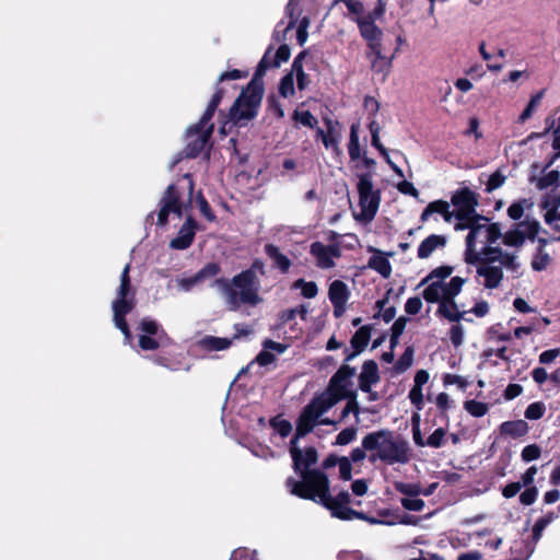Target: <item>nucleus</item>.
<instances>
[{
	"mask_svg": "<svg viewBox=\"0 0 560 560\" xmlns=\"http://www.w3.org/2000/svg\"><path fill=\"white\" fill-rule=\"evenodd\" d=\"M502 248L500 246H493V244H487L480 250H477L478 260L475 265L477 266H490L499 261L502 255Z\"/></svg>",
	"mask_w": 560,
	"mask_h": 560,
	"instance_id": "obj_27",
	"label": "nucleus"
},
{
	"mask_svg": "<svg viewBox=\"0 0 560 560\" xmlns=\"http://www.w3.org/2000/svg\"><path fill=\"white\" fill-rule=\"evenodd\" d=\"M140 329L143 332V335L155 336L159 335L160 327L155 320L143 318L140 322Z\"/></svg>",
	"mask_w": 560,
	"mask_h": 560,
	"instance_id": "obj_61",
	"label": "nucleus"
},
{
	"mask_svg": "<svg viewBox=\"0 0 560 560\" xmlns=\"http://www.w3.org/2000/svg\"><path fill=\"white\" fill-rule=\"evenodd\" d=\"M291 55L290 48L288 45H281L276 52L275 59L272 60L273 68H278L282 62L289 60Z\"/></svg>",
	"mask_w": 560,
	"mask_h": 560,
	"instance_id": "obj_63",
	"label": "nucleus"
},
{
	"mask_svg": "<svg viewBox=\"0 0 560 560\" xmlns=\"http://www.w3.org/2000/svg\"><path fill=\"white\" fill-rule=\"evenodd\" d=\"M287 486L292 494L324 505L334 517L364 518L362 513L351 509V505H360L361 502L352 500L349 492L340 491L335 497L330 494L328 477L320 470L304 474L303 481L289 478Z\"/></svg>",
	"mask_w": 560,
	"mask_h": 560,
	"instance_id": "obj_1",
	"label": "nucleus"
},
{
	"mask_svg": "<svg viewBox=\"0 0 560 560\" xmlns=\"http://www.w3.org/2000/svg\"><path fill=\"white\" fill-rule=\"evenodd\" d=\"M560 173L557 170L548 172L546 175L536 179V188L539 190L547 189L550 186H558Z\"/></svg>",
	"mask_w": 560,
	"mask_h": 560,
	"instance_id": "obj_40",
	"label": "nucleus"
},
{
	"mask_svg": "<svg viewBox=\"0 0 560 560\" xmlns=\"http://www.w3.org/2000/svg\"><path fill=\"white\" fill-rule=\"evenodd\" d=\"M230 560H257L255 551H249L245 548H240L233 551Z\"/></svg>",
	"mask_w": 560,
	"mask_h": 560,
	"instance_id": "obj_64",
	"label": "nucleus"
},
{
	"mask_svg": "<svg viewBox=\"0 0 560 560\" xmlns=\"http://www.w3.org/2000/svg\"><path fill=\"white\" fill-rule=\"evenodd\" d=\"M161 208L158 214V223L165 225L170 213L176 214L178 218L183 215L184 203L180 201L177 189L174 185H170L161 199Z\"/></svg>",
	"mask_w": 560,
	"mask_h": 560,
	"instance_id": "obj_14",
	"label": "nucleus"
},
{
	"mask_svg": "<svg viewBox=\"0 0 560 560\" xmlns=\"http://www.w3.org/2000/svg\"><path fill=\"white\" fill-rule=\"evenodd\" d=\"M370 328L368 326H363L357 330L351 339V345L355 349V352L349 354L347 360H351L355 357L357 353L361 352L370 341Z\"/></svg>",
	"mask_w": 560,
	"mask_h": 560,
	"instance_id": "obj_29",
	"label": "nucleus"
},
{
	"mask_svg": "<svg viewBox=\"0 0 560 560\" xmlns=\"http://www.w3.org/2000/svg\"><path fill=\"white\" fill-rule=\"evenodd\" d=\"M454 206L453 215L456 220H465L468 215L475 213L479 203V195L468 187L455 190L451 197Z\"/></svg>",
	"mask_w": 560,
	"mask_h": 560,
	"instance_id": "obj_10",
	"label": "nucleus"
},
{
	"mask_svg": "<svg viewBox=\"0 0 560 560\" xmlns=\"http://www.w3.org/2000/svg\"><path fill=\"white\" fill-rule=\"evenodd\" d=\"M129 271L130 264H127L120 275V284L116 291V298L112 303L115 326L125 335L127 342L130 341L131 334L125 320V316L130 313L136 305V292L131 287Z\"/></svg>",
	"mask_w": 560,
	"mask_h": 560,
	"instance_id": "obj_5",
	"label": "nucleus"
},
{
	"mask_svg": "<svg viewBox=\"0 0 560 560\" xmlns=\"http://www.w3.org/2000/svg\"><path fill=\"white\" fill-rule=\"evenodd\" d=\"M527 202L526 199H521L518 201L513 202L508 208V215L512 220H520L524 214V205Z\"/></svg>",
	"mask_w": 560,
	"mask_h": 560,
	"instance_id": "obj_57",
	"label": "nucleus"
},
{
	"mask_svg": "<svg viewBox=\"0 0 560 560\" xmlns=\"http://www.w3.org/2000/svg\"><path fill=\"white\" fill-rule=\"evenodd\" d=\"M433 213L441 214L444 221L448 223L454 218L453 212L450 210V203L445 200H435L430 202L422 211V222L428 220Z\"/></svg>",
	"mask_w": 560,
	"mask_h": 560,
	"instance_id": "obj_25",
	"label": "nucleus"
},
{
	"mask_svg": "<svg viewBox=\"0 0 560 560\" xmlns=\"http://www.w3.org/2000/svg\"><path fill=\"white\" fill-rule=\"evenodd\" d=\"M369 252L372 253V256L369 259L368 266L369 268L375 270L384 278H388L392 273V266L388 260V256L373 247L369 248Z\"/></svg>",
	"mask_w": 560,
	"mask_h": 560,
	"instance_id": "obj_20",
	"label": "nucleus"
},
{
	"mask_svg": "<svg viewBox=\"0 0 560 560\" xmlns=\"http://www.w3.org/2000/svg\"><path fill=\"white\" fill-rule=\"evenodd\" d=\"M266 254L273 260L275 265L283 272L288 271L290 268V260L287 256L280 253L278 247L273 245H266L265 247Z\"/></svg>",
	"mask_w": 560,
	"mask_h": 560,
	"instance_id": "obj_34",
	"label": "nucleus"
},
{
	"mask_svg": "<svg viewBox=\"0 0 560 560\" xmlns=\"http://www.w3.org/2000/svg\"><path fill=\"white\" fill-rule=\"evenodd\" d=\"M328 296L334 305V315L339 317L345 312L346 303L349 300L350 291L348 285L341 280H335L328 289Z\"/></svg>",
	"mask_w": 560,
	"mask_h": 560,
	"instance_id": "obj_17",
	"label": "nucleus"
},
{
	"mask_svg": "<svg viewBox=\"0 0 560 560\" xmlns=\"http://www.w3.org/2000/svg\"><path fill=\"white\" fill-rule=\"evenodd\" d=\"M465 279L460 277H453L448 283L442 281H433L423 291L422 298L429 302L434 303L441 300V312H446V305L455 306V296L459 294Z\"/></svg>",
	"mask_w": 560,
	"mask_h": 560,
	"instance_id": "obj_7",
	"label": "nucleus"
},
{
	"mask_svg": "<svg viewBox=\"0 0 560 560\" xmlns=\"http://www.w3.org/2000/svg\"><path fill=\"white\" fill-rule=\"evenodd\" d=\"M326 125H327V135H326L325 139L323 140V143L326 149H331L334 152L339 154L340 153L339 141L341 138L340 131H339L337 125L330 120L327 121Z\"/></svg>",
	"mask_w": 560,
	"mask_h": 560,
	"instance_id": "obj_31",
	"label": "nucleus"
},
{
	"mask_svg": "<svg viewBox=\"0 0 560 560\" xmlns=\"http://www.w3.org/2000/svg\"><path fill=\"white\" fill-rule=\"evenodd\" d=\"M380 381L377 364L374 361H366L359 375V387L365 393H371V387Z\"/></svg>",
	"mask_w": 560,
	"mask_h": 560,
	"instance_id": "obj_19",
	"label": "nucleus"
},
{
	"mask_svg": "<svg viewBox=\"0 0 560 560\" xmlns=\"http://www.w3.org/2000/svg\"><path fill=\"white\" fill-rule=\"evenodd\" d=\"M220 272V267L215 262H209L196 275L176 279L177 287L183 291H190L192 288L203 283L208 279H213Z\"/></svg>",
	"mask_w": 560,
	"mask_h": 560,
	"instance_id": "obj_15",
	"label": "nucleus"
},
{
	"mask_svg": "<svg viewBox=\"0 0 560 560\" xmlns=\"http://www.w3.org/2000/svg\"><path fill=\"white\" fill-rule=\"evenodd\" d=\"M483 228H475L469 230L465 244V253H464V260L467 265H475L476 261L479 259L477 256V249H476V243L477 237L482 233Z\"/></svg>",
	"mask_w": 560,
	"mask_h": 560,
	"instance_id": "obj_24",
	"label": "nucleus"
},
{
	"mask_svg": "<svg viewBox=\"0 0 560 560\" xmlns=\"http://www.w3.org/2000/svg\"><path fill=\"white\" fill-rule=\"evenodd\" d=\"M482 232H485L486 244H495L500 238L503 240L504 234H502L501 224L498 222L485 224Z\"/></svg>",
	"mask_w": 560,
	"mask_h": 560,
	"instance_id": "obj_38",
	"label": "nucleus"
},
{
	"mask_svg": "<svg viewBox=\"0 0 560 560\" xmlns=\"http://www.w3.org/2000/svg\"><path fill=\"white\" fill-rule=\"evenodd\" d=\"M446 431L443 428H438L431 433L427 441H422V447L424 445L431 446V447H441L444 444Z\"/></svg>",
	"mask_w": 560,
	"mask_h": 560,
	"instance_id": "obj_50",
	"label": "nucleus"
},
{
	"mask_svg": "<svg viewBox=\"0 0 560 560\" xmlns=\"http://www.w3.org/2000/svg\"><path fill=\"white\" fill-rule=\"evenodd\" d=\"M221 100H222V91L219 90L213 94L205 114L201 117V126H206V124H208V122L210 124V120L213 117L214 112H215L218 105L220 104Z\"/></svg>",
	"mask_w": 560,
	"mask_h": 560,
	"instance_id": "obj_42",
	"label": "nucleus"
},
{
	"mask_svg": "<svg viewBox=\"0 0 560 560\" xmlns=\"http://www.w3.org/2000/svg\"><path fill=\"white\" fill-rule=\"evenodd\" d=\"M546 412V406L542 401H535L527 406L524 416L528 420H539Z\"/></svg>",
	"mask_w": 560,
	"mask_h": 560,
	"instance_id": "obj_43",
	"label": "nucleus"
},
{
	"mask_svg": "<svg viewBox=\"0 0 560 560\" xmlns=\"http://www.w3.org/2000/svg\"><path fill=\"white\" fill-rule=\"evenodd\" d=\"M357 21L360 27L361 35L369 42L371 49L380 48L378 37L381 32L373 23L372 18H359Z\"/></svg>",
	"mask_w": 560,
	"mask_h": 560,
	"instance_id": "obj_21",
	"label": "nucleus"
},
{
	"mask_svg": "<svg viewBox=\"0 0 560 560\" xmlns=\"http://www.w3.org/2000/svg\"><path fill=\"white\" fill-rule=\"evenodd\" d=\"M351 168L358 178V182H361V178H366L368 182H372L374 175V166L375 161L373 159L368 158L366 155L358 158V160L351 161Z\"/></svg>",
	"mask_w": 560,
	"mask_h": 560,
	"instance_id": "obj_22",
	"label": "nucleus"
},
{
	"mask_svg": "<svg viewBox=\"0 0 560 560\" xmlns=\"http://www.w3.org/2000/svg\"><path fill=\"white\" fill-rule=\"evenodd\" d=\"M464 409L472 417L481 418L489 411V405L475 399L466 400Z\"/></svg>",
	"mask_w": 560,
	"mask_h": 560,
	"instance_id": "obj_37",
	"label": "nucleus"
},
{
	"mask_svg": "<svg viewBox=\"0 0 560 560\" xmlns=\"http://www.w3.org/2000/svg\"><path fill=\"white\" fill-rule=\"evenodd\" d=\"M211 285L221 293L230 311H237L242 305L255 307L262 302L260 281L253 269L242 271L232 279H215Z\"/></svg>",
	"mask_w": 560,
	"mask_h": 560,
	"instance_id": "obj_3",
	"label": "nucleus"
},
{
	"mask_svg": "<svg viewBox=\"0 0 560 560\" xmlns=\"http://www.w3.org/2000/svg\"><path fill=\"white\" fill-rule=\"evenodd\" d=\"M269 52H270V49H268L266 51V54L264 55V57L261 58V60L259 61L258 63V67H257V70L255 72V75H254V79L253 80H256L257 82H261V78L265 75L266 71L273 67L272 66V61L269 60Z\"/></svg>",
	"mask_w": 560,
	"mask_h": 560,
	"instance_id": "obj_55",
	"label": "nucleus"
},
{
	"mask_svg": "<svg viewBox=\"0 0 560 560\" xmlns=\"http://www.w3.org/2000/svg\"><path fill=\"white\" fill-rule=\"evenodd\" d=\"M306 314H307L306 308L304 306H300V307H295V308H291V310H287V311L282 312V314L280 315V320H281V324H283V325L291 324L294 322L296 316H300L302 319H305Z\"/></svg>",
	"mask_w": 560,
	"mask_h": 560,
	"instance_id": "obj_47",
	"label": "nucleus"
},
{
	"mask_svg": "<svg viewBox=\"0 0 560 560\" xmlns=\"http://www.w3.org/2000/svg\"><path fill=\"white\" fill-rule=\"evenodd\" d=\"M294 289H300L301 294L306 299H313L317 295L318 288L314 281L299 279L293 283Z\"/></svg>",
	"mask_w": 560,
	"mask_h": 560,
	"instance_id": "obj_41",
	"label": "nucleus"
},
{
	"mask_svg": "<svg viewBox=\"0 0 560 560\" xmlns=\"http://www.w3.org/2000/svg\"><path fill=\"white\" fill-rule=\"evenodd\" d=\"M540 231L537 220H524L515 223L512 229L503 235V244L510 247L521 248L526 240L534 242Z\"/></svg>",
	"mask_w": 560,
	"mask_h": 560,
	"instance_id": "obj_9",
	"label": "nucleus"
},
{
	"mask_svg": "<svg viewBox=\"0 0 560 560\" xmlns=\"http://www.w3.org/2000/svg\"><path fill=\"white\" fill-rule=\"evenodd\" d=\"M294 120L302 124L303 126L314 128L317 125V119L308 110L299 112L295 110L293 115Z\"/></svg>",
	"mask_w": 560,
	"mask_h": 560,
	"instance_id": "obj_52",
	"label": "nucleus"
},
{
	"mask_svg": "<svg viewBox=\"0 0 560 560\" xmlns=\"http://www.w3.org/2000/svg\"><path fill=\"white\" fill-rule=\"evenodd\" d=\"M545 95V89L540 90L536 94L532 95L527 106L524 108L522 114L518 116L517 121L520 124H524L527 119H529L536 107L540 105V102Z\"/></svg>",
	"mask_w": 560,
	"mask_h": 560,
	"instance_id": "obj_35",
	"label": "nucleus"
},
{
	"mask_svg": "<svg viewBox=\"0 0 560 560\" xmlns=\"http://www.w3.org/2000/svg\"><path fill=\"white\" fill-rule=\"evenodd\" d=\"M354 375V368L346 364L339 368L331 377L328 389L304 407L298 419V435H306L317 424L334 423V421L322 417L338 401L352 395L351 387Z\"/></svg>",
	"mask_w": 560,
	"mask_h": 560,
	"instance_id": "obj_2",
	"label": "nucleus"
},
{
	"mask_svg": "<svg viewBox=\"0 0 560 560\" xmlns=\"http://www.w3.org/2000/svg\"><path fill=\"white\" fill-rule=\"evenodd\" d=\"M294 78L293 73H288L284 75L279 84V93L283 97H290L294 95Z\"/></svg>",
	"mask_w": 560,
	"mask_h": 560,
	"instance_id": "obj_48",
	"label": "nucleus"
},
{
	"mask_svg": "<svg viewBox=\"0 0 560 560\" xmlns=\"http://www.w3.org/2000/svg\"><path fill=\"white\" fill-rule=\"evenodd\" d=\"M446 242V236L439 234H431L422 240V258L429 257L436 248H443Z\"/></svg>",
	"mask_w": 560,
	"mask_h": 560,
	"instance_id": "obj_30",
	"label": "nucleus"
},
{
	"mask_svg": "<svg viewBox=\"0 0 560 560\" xmlns=\"http://www.w3.org/2000/svg\"><path fill=\"white\" fill-rule=\"evenodd\" d=\"M538 497V489L536 486L526 487V489L520 495V502L523 505H532Z\"/></svg>",
	"mask_w": 560,
	"mask_h": 560,
	"instance_id": "obj_56",
	"label": "nucleus"
},
{
	"mask_svg": "<svg viewBox=\"0 0 560 560\" xmlns=\"http://www.w3.org/2000/svg\"><path fill=\"white\" fill-rule=\"evenodd\" d=\"M350 162L353 160H358L361 156L360 143H359V133L358 126L352 125L350 130V141L348 145Z\"/></svg>",
	"mask_w": 560,
	"mask_h": 560,
	"instance_id": "obj_39",
	"label": "nucleus"
},
{
	"mask_svg": "<svg viewBox=\"0 0 560 560\" xmlns=\"http://www.w3.org/2000/svg\"><path fill=\"white\" fill-rule=\"evenodd\" d=\"M448 337L454 347H459L464 341V329L457 323L450 328Z\"/></svg>",
	"mask_w": 560,
	"mask_h": 560,
	"instance_id": "obj_59",
	"label": "nucleus"
},
{
	"mask_svg": "<svg viewBox=\"0 0 560 560\" xmlns=\"http://www.w3.org/2000/svg\"><path fill=\"white\" fill-rule=\"evenodd\" d=\"M477 273L485 278L483 285L487 289H495L503 280V271L497 266H477Z\"/></svg>",
	"mask_w": 560,
	"mask_h": 560,
	"instance_id": "obj_23",
	"label": "nucleus"
},
{
	"mask_svg": "<svg viewBox=\"0 0 560 560\" xmlns=\"http://www.w3.org/2000/svg\"><path fill=\"white\" fill-rule=\"evenodd\" d=\"M436 303H439V306H438V310H436V315L438 316L446 318L447 320L455 322V323H458L460 319H465L467 322H471L470 318H465L464 317L466 312L465 311L460 312L458 310V306H457L456 303H455V306L446 305V312L447 313L441 312V300L438 301Z\"/></svg>",
	"mask_w": 560,
	"mask_h": 560,
	"instance_id": "obj_36",
	"label": "nucleus"
},
{
	"mask_svg": "<svg viewBox=\"0 0 560 560\" xmlns=\"http://www.w3.org/2000/svg\"><path fill=\"white\" fill-rule=\"evenodd\" d=\"M212 130L213 125L208 122L206 126H201V119L195 127L188 130L187 147L185 150L188 158L197 156L205 149Z\"/></svg>",
	"mask_w": 560,
	"mask_h": 560,
	"instance_id": "obj_11",
	"label": "nucleus"
},
{
	"mask_svg": "<svg viewBox=\"0 0 560 560\" xmlns=\"http://www.w3.org/2000/svg\"><path fill=\"white\" fill-rule=\"evenodd\" d=\"M370 131L372 135V145L375 147L380 151V153L385 158L386 162L392 166V168L396 173H398L399 175H402L400 168L395 163L392 162V160L388 156L387 150L384 148V145L380 141V136H378L380 127L377 126L376 122H371Z\"/></svg>",
	"mask_w": 560,
	"mask_h": 560,
	"instance_id": "obj_32",
	"label": "nucleus"
},
{
	"mask_svg": "<svg viewBox=\"0 0 560 560\" xmlns=\"http://www.w3.org/2000/svg\"><path fill=\"white\" fill-rule=\"evenodd\" d=\"M310 254L315 265L320 269H330L335 267V259L341 256L340 246L338 244H324L314 242L310 246Z\"/></svg>",
	"mask_w": 560,
	"mask_h": 560,
	"instance_id": "obj_12",
	"label": "nucleus"
},
{
	"mask_svg": "<svg viewBox=\"0 0 560 560\" xmlns=\"http://www.w3.org/2000/svg\"><path fill=\"white\" fill-rule=\"evenodd\" d=\"M396 491L401 495L400 503L407 511L420 510V486L409 482H396Z\"/></svg>",
	"mask_w": 560,
	"mask_h": 560,
	"instance_id": "obj_16",
	"label": "nucleus"
},
{
	"mask_svg": "<svg viewBox=\"0 0 560 560\" xmlns=\"http://www.w3.org/2000/svg\"><path fill=\"white\" fill-rule=\"evenodd\" d=\"M271 427L273 431L279 434L281 438L288 436L292 431V425L289 421L284 419L275 418L271 420Z\"/></svg>",
	"mask_w": 560,
	"mask_h": 560,
	"instance_id": "obj_51",
	"label": "nucleus"
},
{
	"mask_svg": "<svg viewBox=\"0 0 560 560\" xmlns=\"http://www.w3.org/2000/svg\"><path fill=\"white\" fill-rule=\"evenodd\" d=\"M551 261V257L547 252H535L530 266L535 271L545 270Z\"/></svg>",
	"mask_w": 560,
	"mask_h": 560,
	"instance_id": "obj_44",
	"label": "nucleus"
},
{
	"mask_svg": "<svg viewBox=\"0 0 560 560\" xmlns=\"http://www.w3.org/2000/svg\"><path fill=\"white\" fill-rule=\"evenodd\" d=\"M305 56V52L299 54L294 59L291 68V73H293V78L294 80H296L298 83V89L301 91L305 90L311 83V80L308 75L304 72L302 66V60L304 59Z\"/></svg>",
	"mask_w": 560,
	"mask_h": 560,
	"instance_id": "obj_28",
	"label": "nucleus"
},
{
	"mask_svg": "<svg viewBox=\"0 0 560 560\" xmlns=\"http://www.w3.org/2000/svg\"><path fill=\"white\" fill-rule=\"evenodd\" d=\"M453 272V267L451 266H440L432 270L425 278L422 279V285L429 282L430 280L436 278L438 281H442L450 277Z\"/></svg>",
	"mask_w": 560,
	"mask_h": 560,
	"instance_id": "obj_49",
	"label": "nucleus"
},
{
	"mask_svg": "<svg viewBox=\"0 0 560 560\" xmlns=\"http://www.w3.org/2000/svg\"><path fill=\"white\" fill-rule=\"evenodd\" d=\"M499 262L505 267L508 270L517 271L520 268V264L516 260L515 254L504 253L500 256Z\"/></svg>",
	"mask_w": 560,
	"mask_h": 560,
	"instance_id": "obj_58",
	"label": "nucleus"
},
{
	"mask_svg": "<svg viewBox=\"0 0 560 560\" xmlns=\"http://www.w3.org/2000/svg\"><path fill=\"white\" fill-rule=\"evenodd\" d=\"M541 450L537 444L526 445L521 453L522 459L526 463L536 460L540 457Z\"/></svg>",
	"mask_w": 560,
	"mask_h": 560,
	"instance_id": "obj_54",
	"label": "nucleus"
},
{
	"mask_svg": "<svg viewBox=\"0 0 560 560\" xmlns=\"http://www.w3.org/2000/svg\"><path fill=\"white\" fill-rule=\"evenodd\" d=\"M373 59H372V69L374 71L382 72L385 75L386 71L389 68V60L386 57L381 56L380 48L372 49Z\"/></svg>",
	"mask_w": 560,
	"mask_h": 560,
	"instance_id": "obj_46",
	"label": "nucleus"
},
{
	"mask_svg": "<svg viewBox=\"0 0 560 560\" xmlns=\"http://www.w3.org/2000/svg\"><path fill=\"white\" fill-rule=\"evenodd\" d=\"M202 345L210 350H224L228 349L232 341L228 338L206 337L202 339Z\"/></svg>",
	"mask_w": 560,
	"mask_h": 560,
	"instance_id": "obj_45",
	"label": "nucleus"
},
{
	"mask_svg": "<svg viewBox=\"0 0 560 560\" xmlns=\"http://www.w3.org/2000/svg\"><path fill=\"white\" fill-rule=\"evenodd\" d=\"M501 324L492 325L488 328L487 334L489 339H497L498 341H510L512 339L511 332H500Z\"/></svg>",
	"mask_w": 560,
	"mask_h": 560,
	"instance_id": "obj_60",
	"label": "nucleus"
},
{
	"mask_svg": "<svg viewBox=\"0 0 560 560\" xmlns=\"http://www.w3.org/2000/svg\"><path fill=\"white\" fill-rule=\"evenodd\" d=\"M359 191V207L360 211L354 214L358 221L368 223L375 217L380 206V194L374 190L373 183L368 182L366 178H361L357 184Z\"/></svg>",
	"mask_w": 560,
	"mask_h": 560,
	"instance_id": "obj_8",
	"label": "nucleus"
},
{
	"mask_svg": "<svg viewBox=\"0 0 560 560\" xmlns=\"http://www.w3.org/2000/svg\"><path fill=\"white\" fill-rule=\"evenodd\" d=\"M362 446L369 453L371 462L382 460L388 465L405 464L410 458L408 442L390 431L369 433L362 440Z\"/></svg>",
	"mask_w": 560,
	"mask_h": 560,
	"instance_id": "obj_4",
	"label": "nucleus"
},
{
	"mask_svg": "<svg viewBox=\"0 0 560 560\" xmlns=\"http://www.w3.org/2000/svg\"><path fill=\"white\" fill-rule=\"evenodd\" d=\"M262 93V83L252 80L232 106L230 110L231 119L235 122H243L253 119L257 115Z\"/></svg>",
	"mask_w": 560,
	"mask_h": 560,
	"instance_id": "obj_6",
	"label": "nucleus"
},
{
	"mask_svg": "<svg viewBox=\"0 0 560 560\" xmlns=\"http://www.w3.org/2000/svg\"><path fill=\"white\" fill-rule=\"evenodd\" d=\"M529 427L525 420L505 421L500 425V432L513 439H518L528 433Z\"/></svg>",
	"mask_w": 560,
	"mask_h": 560,
	"instance_id": "obj_26",
	"label": "nucleus"
},
{
	"mask_svg": "<svg viewBox=\"0 0 560 560\" xmlns=\"http://www.w3.org/2000/svg\"><path fill=\"white\" fill-rule=\"evenodd\" d=\"M480 220L489 221V219L485 215H481L475 211V213L467 217L465 220H457L454 225L456 231L471 230L475 228H485V224L480 223Z\"/></svg>",
	"mask_w": 560,
	"mask_h": 560,
	"instance_id": "obj_33",
	"label": "nucleus"
},
{
	"mask_svg": "<svg viewBox=\"0 0 560 560\" xmlns=\"http://www.w3.org/2000/svg\"><path fill=\"white\" fill-rule=\"evenodd\" d=\"M304 435H298V431L295 432L294 438L291 441L290 453L293 459L295 471L300 472L301 480L303 481V475L312 471L313 469H308L310 466L317 462V453L315 448L308 447L305 451L300 450L296 446L298 440L303 438Z\"/></svg>",
	"mask_w": 560,
	"mask_h": 560,
	"instance_id": "obj_13",
	"label": "nucleus"
},
{
	"mask_svg": "<svg viewBox=\"0 0 560 560\" xmlns=\"http://www.w3.org/2000/svg\"><path fill=\"white\" fill-rule=\"evenodd\" d=\"M387 302L384 300L377 301L376 306L378 307V315L388 323L395 317V308L393 306L386 307Z\"/></svg>",
	"mask_w": 560,
	"mask_h": 560,
	"instance_id": "obj_62",
	"label": "nucleus"
},
{
	"mask_svg": "<svg viewBox=\"0 0 560 560\" xmlns=\"http://www.w3.org/2000/svg\"><path fill=\"white\" fill-rule=\"evenodd\" d=\"M196 229L197 224L195 220L189 215L180 228L178 235L171 241L170 246L174 249L188 248L194 241Z\"/></svg>",
	"mask_w": 560,
	"mask_h": 560,
	"instance_id": "obj_18",
	"label": "nucleus"
},
{
	"mask_svg": "<svg viewBox=\"0 0 560 560\" xmlns=\"http://www.w3.org/2000/svg\"><path fill=\"white\" fill-rule=\"evenodd\" d=\"M505 179L506 177L501 173V171H495L490 175L486 184V191L492 192L493 190L500 188L504 184Z\"/></svg>",
	"mask_w": 560,
	"mask_h": 560,
	"instance_id": "obj_53",
	"label": "nucleus"
}]
</instances>
